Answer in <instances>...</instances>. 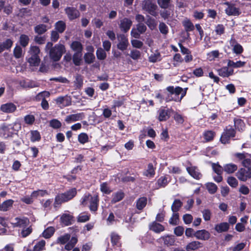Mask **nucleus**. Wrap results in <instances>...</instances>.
Masks as SVG:
<instances>
[{
    "label": "nucleus",
    "mask_w": 251,
    "mask_h": 251,
    "mask_svg": "<svg viewBox=\"0 0 251 251\" xmlns=\"http://www.w3.org/2000/svg\"><path fill=\"white\" fill-rule=\"evenodd\" d=\"M53 44L51 42H48L45 47V50L49 52L50 58L54 61L60 60L63 54L65 53L66 50L65 46L61 44L55 45L52 47Z\"/></svg>",
    "instance_id": "nucleus-1"
},
{
    "label": "nucleus",
    "mask_w": 251,
    "mask_h": 251,
    "mask_svg": "<svg viewBox=\"0 0 251 251\" xmlns=\"http://www.w3.org/2000/svg\"><path fill=\"white\" fill-rule=\"evenodd\" d=\"M76 189L73 188L64 193L57 195L53 203L54 208L56 210L62 203L72 199L76 195Z\"/></svg>",
    "instance_id": "nucleus-2"
},
{
    "label": "nucleus",
    "mask_w": 251,
    "mask_h": 251,
    "mask_svg": "<svg viewBox=\"0 0 251 251\" xmlns=\"http://www.w3.org/2000/svg\"><path fill=\"white\" fill-rule=\"evenodd\" d=\"M40 50L38 47L30 46L28 51L27 61L31 66H37L40 62Z\"/></svg>",
    "instance_id": "nucleus-3"
},
{
    "label": "nucleus",
    "mask_w": 251,
    "mask_h": 251,
    "mask_svg": "<svg viewBox=\"0 0 251 251\" xmlns=\"http://www.w3.org/2000/svg\"><path fill=\"white\" fill-rule=\"evenodd\" d=\"M167 90L170 93L172 97L171 98H165L167 102L171 100L179 101L185 95V92H184L182 88L180 87L174 88L173 86H169L167 88Z\"/></svg>",
    "instance_id": "nucleus-4"
},
{
    "label": "nucleus",
    "mask_w": 251,
    "mask_h": 251,
    "mask_svg": "<svg viewBox=\"0 0 251 251\" xmlns=\"http://www.w3.org/2000/svg\"><path fill=\"white\" fill-rule=\"evenodd\" d=\"M142 8L153 16L157 15L156 9L157 6L152 2V0H144L142 2Z\"/></svg>",
    "instance_id": "nucleus-5"
},
{
    "label": "nucleus",
    "mask_w": 251,
    "mask_h": 251,
    "mask_svg": "<svg viewBox=\"0 0 251 251\" xmlns=\"http://www.w3.org/2000/svg\"><path fill=\"white\" fill-rule=\"evenodd\" d=\"M238 178L243 181L251 178V166L240 169L236 173Z\"/></svg>",
    "instance_id": "nucleus-6"
},
{
    "label": "nucleus",
    "mask_w": 251,
    "mask_h": 251,
    "mask_svg": "<svg viewBox=\"0 0 251 251\" xmlns=\"http://www.w3.org/2000/svg\"><path fill=\"white\" fill-rule=\"evenodd\" d=\"M15 131L13 124L3 125L0 128V136L5 139L7 138L12 137Z\"/></svg>",
    "instance_id": "nucleus-7"
},
{
    "label": "nucleus",
    "mask_w": 251,
    "mask_h": 251,
    "mask_svg": "<svg viewBox=\"0 0 251 251\" xmlns=\"http://www.w3.org/2000/svg\"><path fill=\"white\" fill-rule=\"evenodd\" d=\"M29 221L27 218L16 217L10 222L13 227L25 228L28 226Z\"/></svg>",
    "instance_id": "nucleus-8"
},
{
    "label": "nucleus",
    "mask_w": 251,
    "mask_h": 251,
    "mask_svg": "<svg viewBox=\"0 0 251 251\" xmlns=\"http://www.w3.org/2000/svg\"><path fill=\"white\" fill-rule=\"evenodd\" d=\"M65 14L70 21L74 20L79 17V11L74 7H67L64 9Z\"/></svg>",
    "instance_id": "nucleus-9"
},
{
    "label": "nucleus",
    "mask_w": 251,
    "mask_h": 251,
    "mask_svg": "<svg viewBox=\"0 0 251 251\" xmlns=\"http://www.w3.org/2000/svg\"><path fill=\"white\" fill-rule=\"evenodd\" d=\"M17 109L16 105L12 102H7L2 104L0 107V110L5 113H12Z\"/></svg>",
    "instance_id": "nucleus-10"
},
{
    "label": "nucleus",
    "mask_w": 251,
    "mask_h": 251,
    "mask_svg": "<svg viewBox=\"0 0 251 251\" xmlns=\"http://www.w3.org/2000/svg\"><path fill=\"white\" fill-rule=\"evenodd\" d=\"M119 43L117 45V48L121 50H126L129 44L128 39L124 34H120L118 36Z\"/></svg>",
    "instance_id": "nucleus-11"
},
{
    "label": "nucleus",
    "mask_w": 251,
    "mask_h": 251,
    "mask_svg": "<svg viewBox=\"0 0 251 251\" xmlns=\"http://www.w3.org/2000/svg\"><path fill=\"white\" fill-rule=\"evenodd\" d=\"M229 44L232 48V50L234 53L241 54L243 51L242 46L237 43V41L232 37L229 41Z\"/></svg>",
    "instance_id": "nucleus-12"
},
{
    "label": "nucleus",
    "mask_w": 251,
    "mask_h": 251,
    "mask_svg": "<svg viewBox=\"0 0 251 251\" xmlns=\"http://www.w3.org/2000/svg\"><path fill=\"white\" fill-rule=\"evenodd\" d=\"M55 101L56 103L61 107L68 106L72 103L71 98L67 96L65 97H59L56 98Z\"/></svg>",
    "instance_id": "nucleus-13"
},
{
    "label": "nucleus",
    "mask_w": 251,
    "mask_h": 251,
    "mask_svg": "<svg viewBox=\"0 0 251 251\" xmlns=\"http://www.w3.org/2000/svg\"><path fill=\"white\" fill-rule=\"evenodd\" d=\"M194 236L197 239L205 241L210 238V233L208 231L205 229H201L196 231L194 234Z\"/></svg>",
    "instance_id": "nucleus-14"
},
{
    "label": "nucleus",
    "mask_w": 251,
    "mask_h": 251,
    "mask_svg": "<svg viewBox=\"0 0 251 251\" xmlns=\"http://www.w3.org/2000/svg\"><path fill=\"white\" fill-rule=\"evenodd\" d=\"M234 156L239 160H242V164L244 167L251 166V156H248L243 153H236Z\"/></svg>",
    "instance_id": "nucleus-15"
},
{
    "label": "nucleus",
    "mask_w": 251,
    "mask_h": 251,
    "mask_svg": "<svg viewBox=\"0 0 251 251\" xmlns=\"http://www.w3.org/2000/svg\"><path fill=\"white\" fill-rule=\"evenodd\" d=\"M159 240L163 242L164 244L168 247L175 245L176 238L175 236L172 235H167L161 237L159 239Z\"/></svg>",
    "instance_id": "nucleus-16"
},
{
    "label": "nucleus",
    "mask_w": 251,
    "mask_h": 251,
    "mask_svg": "<svg viewBox=\"0 0 251 251\" xmlns=\"http://www.w3.org/2000/svg\"><path fill=\"white\" fill-rule=\"evenodd\" d=\"M132 24V22L131 20L125 18L120 21V28L122 31L126 32L130 29Z\"/></svg>",
    "instance_id": "nucleus-17"
},
{
    "label": "nucleus",
    "mask_w": 251,
    "mask_h": 251,
    "mask_svg": "<svg viewBox=\"0 0 251 251\" xmlns=\"http://www.w3.org/2000/svg\"><path fill=\"white\" fill-rule=\"evenodd\" d=\"M218 75L223 77H228L233 74V70L227 66L218 70Z\"/></svg>",
    "instance_id": "nucleus-18"
},
{
    "label": "nucleus",
    "mask_w": 251,
    "mask_h": 251,
    "mask_svg": "<svg viewBox=\"0 0 251 251\" xmlns=\"http://www.w3.org/2000/svg\"><path fill=\"white\" fill-rule=\"evenodd\" d=\"M83 118V114L77 113L69 115L66 116L65 121L67 123H71L72 122H76L81 120Z\"/></svg>",
    "instance_id": "nucleus-19"
},
{
    "label": "nucleus",
    "mask_w": 251,
    "mask_h": 251,
    "mask_svg": "<svg viewBox=\"0 0 251 251\" xmlns=\"http://www.w3.org/2000/svg\"><path fill=\"white\" fill-rule=\"evenodd\" d=\"M188 173L193 178L196 179H199L201 178L202 175L200 173L199 169L195 166H190L187 168Z\"/></svg>",
    "instance_id": "nucleus-20"
},
{
    "label": "nucleus",
    "mask_w": 251,
    "mask_h": 251,
    "mask_svg": "<svg viewBox=\"0 0 251 251\" xmlns=\"http://www.w3.org/2000/svg\"><path fill=\"white\" fill-rule=\"evenodd\" d=\"M229 229V225L228 223L223 222L215 226L214 229L218 233L226 232Z\"/></svg>",
    "instance_id": "nucleus-21"
},
{
    "label": "nucleus",
    "mask_w": 251,
    "mask_h": 251,
    "mask_svg": "<svg viewBox=\"0 0 251 251\" xmlns=\"http://www.w3.org/2000/svg\"><path fill=\"white\" fill-rule=\"evenodd\" d=\"M99 198L97 195L92 196L90 201L89 208L92 211H96L98 209Z\"/></svg>",
    "instance_id": "nucleus-22"
},
{
    "label": "nucleus",
    "mask_w": 251,
    "mask_h": 251,
    "mask_svg": "<svg viewBox=\"0 0 251 251\" xmlns=\"http://www.w3.org/2000/svg\"><path fill=\"white\" fill-rule=\"evenodd\" d=\"M225 11L229 16H237L240 14L239 8L233 5H229L226 9Z\"/></svg>",
    "instance_id": "nucleus-23"
},
{
    "label": "nucleus",
    "mask_w": 251,
    "mask_h": 251,
    "mask_svg": "<svg viewBox=\"0 0 251 251\" xmlns=\"http://www.w3.org/2000/svg\"><path fill=\"white\" fill-rule=\"evenodd\" d=\"M158 120L160 121H166L170 118V110L169 109H160L158 111Z\"/></svg>",
    "instance_id": "nucleus-24"
},
{
    "label": "nucleus",
    "mask_w": 251,
    "mask_h": 251,
    "mask_svg": "<svg viewBox=\"0 0 251 251\" xmlns=\"http://www.w3.org/2000/svg\"><path fill=\"white\" fill-rule=\"evenodd\" d=\"M14 201L11 199L3 201L0 205V211L5 212L11 208L13 204Z\"/></svg>",
    "instance_id": "nucleus-25"
},
{
    "label": "nucleus",
    "mask_w": 251,
    "mask_h": 251,
    "mask_svg": "<svg viewBox=\"0 0 251 251\" xmlns=\"http://www.w3.org/2000/svg\"><path fill=\"white\" fill-rule=\"evenodd\" d=\"M234 126L239 131H243L245 129V124L244 121L239 118L234 119Z\"/></svg>",
    "instance_id": "nucleus-26"
},
{
    "label": "nucleus",
    "mask_w": 251,
    "mask_h": 251,
    "mask_svg": "<svg viewBox=\"0 0 251 251\" xmlns=\"http://www.w3.org/2000/svg\"><path fill=\"white\" fill-rule=\"evenodd\" d=\"M150 228L151 230L156 233H160L165 230V228L163 226L155 222H152L150 225Z\"/></svg>",
    "instance_id": "nucleus-27"
},
{
    "label": "nucleus",
    "mask_w": 251,
    "mask_h": 251,
    "mask_svg": "<svg viewBox=\"0 0 251 251\" xmlns=\"http://www.w3.org/2000/svg\"><path fill=\"white\" fill-rule=\"evenodd\" d=\"M201 244L199 241H192L188 243L186 246L187 251H192L196 250L201 247Z\"/></svg>",
    "instance_id": "nucleus-28"
},
{
    "label": "nucleus",
    "mask_w": 251,
    "mask_h": 251,
    "mask_svg": "<svg viewBox=\"0 0 251 251\" xmlns=\"http://www.w3.org/2000/svg\"><path fill=\"white\" fill-rule=\"evenodd\" d=\"M155 175V170L151 163H150L148 166L147 169L144 172L143 175L148 177H152Z\"/></svg>",
    "instance_id": "nucleus-29"
},
{
    "label": "nucleus",
    "mask_w": 251,
    "mask_h": 251,
    "mask_svg": "<svg viewBox=\"0 0 251 251\" xmlns=\"http://www.w3.org/2000/svg\"><path fill=\"white\" fill-rule=\"evenodd\" d=\"M237 168V166L232 163L227 164L224 166V170L227 174L234 173Z\"/></svg>",
    "instance_id": "nucleus-30"
},
{
    "label": "nucleus",
    "mask_w": 251,
    "mask_h": 251,
    "mask_svg": "<svg viewBox=\"0 0 251 251\" xmlns=\"http://www.w3.org/2000/svg\"><path fill=\"white\" fill-rule=\"evenodd\" d=\"M71 48L75 52H82L83 47L80 42L78 41H74L71 45Z\"/></svg>",
    "instance_id": "nucleus-31"
},
{
    "label": "nucleus",
    "mask_w": 251,
    "mask_h": 251,
    "mask_svg": "<svg viewBox=\"0 0 251 251\" xmlns=\"http://www.w3.org/2000/svg\"><path fill=\"white\" fill-rule=\"evenodd\" d=\"M246 64L245 62L238 61L236 62H234L233 61L231 60H228L227 62V66L230 68H240L245 66Z\"/></svg>",
    "instance_id": "nucleus-32"
},
{
    "label": "nucleus",
    "mask_w": 251,
    "mask_h": 251,
    "mask_svg": "<svg viewBox=\"0 0 251 251\" xmlns=\"http://www.w3.org/2000/svg\"><path fill=\"white\" fill-rule=\"evenodd\" d=\"M168 177L166 176H161L157 181V189L161 187H165L169 182V180L168 179Z\"/></svg>",
    "instance_id": "nucleus-33"
},
{
    "label": "nucleus",
    "mask_w": 251,
    "mask_h": 251,
    "mask_svg": "<svg viewBox=\"0 0 251 251\" xmlns=\"http://www.w3.org/2000/svg\"><path fill=\"white\" fill-rule=\"evenodd\" d=\"M183 25L184 26L185 30L187 32L193 31L194 29V25L193 23L188 19H185L182 22Z\"/></svg>",
    "instance_id": "nucleus-34"
},
{
    "label": "nucleus",
    "mask_w": 251,
    "mask_h": 251,
    "mask_svg": "<svg viewBox=\"0 0 251 251\" xmlns=\"http://www.w3.org/2000/svg\"><path fill=\"white\" fill-rule=\"evenodd\" d=\"M46 242L42 240L37 242L34 245L33 251H43L45 250Z\"/></svg>",
    "instance_id": "nucleus-35"
},
{
    "label": "nucleus",
    "mask_w": 251,
    "mask_h": 251,
    "mask_svg": "<svg viewBox=\"0 0 251 251\" xmlns=\"http://www.w3.org/2000/svg\"><path fill=\"white\" fill-rule=\"evenodd\" d=\"M82 52H75L73 56V61L75 66H79L82 61Z\"/></svg>",
    "instance_id": "nucleus-36"
},
{
    "label": "nucleus",
    "mask_w": 251,
    "mask_h": 251,
    "mask_svg": "<svg viewBox=\"0 0 251 251\" xmlns=\"http://www.w3.org/2000/svg\"><path fill=\"white\" fill-rule=\"evenodd\" d=\"M147 199L146 197L139 198L136 202V207L139 210L143 209L147 204Z\"/></svg>",
    "instance_id": "nucleus-37"
},
{
    "label": "nucleus",
    "mask_w": 251,
    "mask_h": 251,
    "mask_svg": "<svg viewBox=\"0 0 251 251\" xmlns=\"http://www.w3.org/2000/svg\"><path fill=\"white\" fill-rule=\"evenodd\" d=\"M124 197V193L121 191H118L112 195V202L116 203L122 200Z\"/></svg>",
    "instance_id": "nucleus-38"
},
{
    "label": "nucleus",
    "mask_w": 251,
    "mask_h": 251,
    "mask_svg": "<svg viewBox=\"0 0 251 251\" xmlns=\"http://www.w3.org/2000/svg\"><path fill=\"white\" fill-rule=\"evenodd\" d=\"M182 205V202L179 200H175L172 205L171 209L173 212L177 213Z\"/></svg>",
    "instance_id": "nucleus-39"
},
{
    "label": "nucleus",
    "mask_w": 251,
    "mask_h": 251,
    "mask_svg": "<svg viewBox=\"0 0 251 251\" xmlns=\"http://www.w3.org/2000/svg\"><path fill=\"white\" fill-rule=\"evenodd\" d=\"M55 29L59 33H62L65 30L66 24L62 21H59L55 25Z\"/></svg>",
    "instance_id": "nucleus-40"
},
{
    "label": "nucleus",
    "mask_w": 251,
    "mask_h": 251,
    "mask_svg": "<svg viewBox=\"0 0 251 251\" xmlns=\"http://www.w3.org/2000/svg\"><path fill=\"white\" fill-rule=\"evenodd\" d=\"M55 229L52 226L48 227L43 232V236L45 238H50L54 233Z\"/></svg>",
    "instance_id": "nucleus-41"
},
{
    "label": "nucleus",
    "mask_w": 251,
    "mask_h": 251,
    "mask_svg": "<svg viewBox=\"0 0 251 251\" xmlns=\"http://www.w3.org/2000/svg\"><path fill=\"white\" fill-rule=\"evenodd\" d=\"M70 238V235L69 234H65L58 237L56 240V243L59 244H65L66 243Z\"/></svg>",
    "instance_id": "nucleus-42"
},
{
    "label": "nucleus",
    "mask_w": 251,
    "mask_h": 251,
    "mask_svg": "<svg viewBox=\"0 0 251 251\" xmlns=\"http://www.w3.org/2000/svg\"><path fill=\"white\" fill-rule=\"evenodd\" d=\"M72 216L68 214H64L61 217V220L62 223L66 226H68L71 224Z\"/></svg>",
    "instance_id": "nucleus-43"
},
{
    "label": "nucleus",
    "mask_w": 251,
    "mask_h": 251,
    "mask_svg": "<svg viewBox=\"0 0 251 251\" xmlns=\"http://www.w3.org/2000/svg\"><path fill=\"white\" fill-rule=\"evenodd\" d=\"M29 41V37L25 34H22L19 38V42L20 45L23 47H25L28 44Z\"/></svg>",
    "instance_id": "nucleus-44"
},
{
    "label": "nucleus",
    "mask_w": 251,
    "mask_h": 251,
    "mask_svg": "<svg viewBox=\"0 0 251 251\" xmlns=\"http://www.w3.org/2000/svg\"><path fill=\"white\" fill-rule=\"evenodd\" d=\"M206 187L208 192L211 194H215L218 189L217 185L212 182H208L206 184Z\"/></svg>",
    "instance_id": "nucleus-45"
},
{
    "label": "nucleus",
    "mask_w": 251,
    "mask_h": 251,
    "mask_svg": "<svg viewBox=\"0 0 251 251\" xmlns=\"http://www.w3.org/2000/svg\"><path fill=\"white\" fill-rule=\"evenodd\" d=\"M77 242V239L75 237H73L69 242L65 245V249L67 251L71 250Z\"/></svg>",
    "instance_id": "nucleus-46"
},
{
    "label": "nucleus",
    "mask_w": 251,
    "mask_h": 251,
    "mask_svg": "<svg viewBox=\"0 0 251 251\" xmlns=\"http://www.w3.org/2000/svg\"><path fill=\"white\" fill-rule=\"evenodd\" d=\"M47 30V26L44 24L39 25L34 27L35 32L38 34L44 33Z\"/></svg>",
    "instance_id": "nucleus-47"
},
{
    "label": "nucleus",
    "mask_w": 251,
    "mask_h": 251,
    "mask_svg": "<svg viewBox=\"0 0 251 251\" xmlns=\"http://www.w3.org/2000/svg\"><path fill=\"white\" fill-rule=\"evenodd\" d=\"M83 83V77L80 75H77L74 81L75 86L76 88L79 89L82 87Z\"/></svg>",
    "instance_id": "nucleus-48"
},
{
    "label": "nucleus",
    "mask_w": 251,
    "mask_h": 251,
    "mask_svg": "<svg viewBox=\"0 0 251 251\" xmlns=\"http://www.w3.org/2000/svg\"><path fill=\"white\" fill-rule=\"evenodd\" d=\"M179 215L178 213L173 212V215L169 220L170 224L175 226L178 224Z\"/></svg>",
    "instance_id": "nucleus-49"
},
{
    "label": "nucleus",
    "mask_w": 251,
    "mask_h": 251,
    "mask_svg": "<svg viewBox=\"0 0 251 251\" xmlns=\"http://www.w3.org/2000/svg\"><path fill=\"white\" fill-rule=\"evenodd\" d=\"M14 55L16 58H21L23 56V50L19 45H16L13 51Z\"/></svg>",
    "instance_id": "nucleus-50"
},
{
    "label": "nucleus",
    "mask_w": 251,
    "mask_h": 251,
    "mask_svg": "<svg viewBox=\"0 0 251 251\" xmlns=\"http://www.w3.org/2000/svg\"><path fill=\"white\" fill-rule=\"evenodd\" d=\"M49 124L50 126L54 129H58L62 126L61 123L56 119L50 120Z\"/></svg>",
    "instance_id": "nucleus-51"
},
{
    "label": "nucleus",
    "mask_w": 251,
    "mask_h": 251,
    "mask_svg": "<svg viewBox=\"0 0 251 251\" xmlns=\"http://www.w3.org/2000/svg\"><path fill=\"white\" fill-rule=\"evenodd\" d=\"M41 139V136L39 132L37 130L31 131V138L30 140L32 142L39 141Z\"/></svg>",
    "instance_id": "nucleus-52"
},
{
    "label": "nucleus",
    "mask_w": 251,
    "mask_h": 251,
    "mask_svg": "<svg viewBox=\"0 0 251 251\" xmlns=\"http://www.w3.org/2000/svg\"><path fill=\"white\" fill-rule=\"evenodd\" d=\"M96 55L97 58L100 60H104L106 57V54L105 51L101 48L98 49Z\"/></svg>",
    "instance_id": "nucleus-53"
},
{
    "label": "nucleus",
    "mask_w": 251,
    "mask_h": 251,
    "mask_svg": "<svg viewBox=\"0 0 251 251\" xmlns=\"http://www.w3.org/2000/svg\"><path fill=\"white\" fill-rule=\"evenodd\" d=\"M171 0H157L159 6L163 9H167L169 7Z\"/></svg>",
    "instance_id": "nucleus-54"
},
{
    "label": "nucleus",
    "mask_w": 251,
    "mask_h": 251,
    "mask_svg": "<svg viewBox=\"0 0 251 251\" xmlns=\"http://www.w3.org/2000/svg\"><path fill=\"white\" fill-rule=\"evenodd\" d=\"M212 167L213 171L217 175H222L224 170V167L223 168L218 164L212 163Z\"/></svg>",
    "instance_id": "nucleus-55"
},
{
    "label": "nucleus",
    "mask_w": 251,
    "mask_h": 251,
    "mask_svg": "<svg viewBox=\"0 0 251 251\" xmlns=\"http://www.w3.org/2000/svg\"><path fill=\"white\" fill-rule=\"evenodd\" d=\"M84 58L86 63L91 64L94 61L95 56L93 53L88 52L84 55Z\"/></svg>",
    "instance_id": "nucleus-56"
},
{
    "label": "nucleus",
    "mask_w": 251,
    "mask_h": 251,
    "mask_svg": "<svg viewBox=\"0 0 251 251\" xmlns=\"http://www.w3.org/2000/svg\"><path fill=\"white\" fill-rule=\"evenodd\" d=\"M78 140L81 144H84L88 142V136L87 134L81 133L78 136Z\"/></svg>",
    "instance_id": "nucleus-57"
},
{
    "label": "nucleus",
    "mask_w": 251,
    "mask_h": 251,
    "mask_svg": "<svg viewBox=\"0 0 251 251\" xmlns=\"http://www.w3.org/2000/svg\"><path fill=\"white\" fill-rule=\"evenodd\" d=\"M159 29L160 32L164 35H166L169 31V29L167 25L164 23H160L159 25Z\"/></svg>",
    "instance_id": "nucleus-58"
},
{
    "label": "nucleus",
    "mask_w": 251,
    "mask_h": 251,
    "mask_svg": "<svg viewBox=\"0 0 251 251\" xmlns=\"http://www.w3.org/2000/svg\"><path fill=\"white\" fill-rule=\"evenodd\" d=\"M129 55L133 60H138L140 58L141 52L138 50H133L130 51Z\"/></svg>",
    "instance_id": "nucleus-59"
},
{
    "label": "nucleus",
    "mask_w": 251,
    "mask_h": 251,
    "mask_svg": "<svg viewBox=\"0 0 251 251\" xmlns=\"http://www.w3.org/2000/svg\"><path fill=\"white\" fill-rule=\"evenodd\" d=\"M91 197L92 196L89 193L85 194L80 200L81 204L83 205H86L88 201L90 202Z\"/></svg>",
    "instance_id": "nucleus-60"
},
{
    "label": "nucleus",
    "mask_w": 251,
    "mask_h": 251,
    "mask_svg": "<svg viewBox=\"0 0 251 251\" xmlns=\"http://www.w3.org/2000/svg\"><path fill=\"white\" fill-rule=\"evenodd\" d=\"M204 137L206 141H210L213 140L214 137V132L212 131H207L204 133Z\"/></svg>",
    "instance_id": "nucleus-61"
},
{
    "label": "nucleus",
    "mask_w": 251,
    "mask_h": 251,
    "mask_svg": "<svg viewBox=\"0 0 251 251\" xmlns=\"http://www.w3.org/2000/svg\"><path fill=\"white\" fill-rule=\"evenodd\" d=\"M227 182L232 187H236L238 185V181L236 178L233 176L228 177Z\"/></svg>",
    "instance_id": "nucleus-62"
},
{
    "label": "nucleus",
    "mask_w": 251,
    "mask_h": 251,
    "mask_svg": "<svg viewBox=\"0 0 251 251\" xmlns=\"http://www.w3.org/2000/svg\"><path fill=\"white\" fill-rule=\"evenodd\" d=\"M146 23L149 28L152 30L153 29L156 25L155 20L151 17L148 19Z\"/></svg>",
    "instance_id": "nucleus-63"
},
{
    "label": "nucleus",
    "mask_w": 251,
    "mask_h": 251,
    "mask_svg": "<svg viewBox=\"0 0 251 251\" xmlns=\"http://www.w3.org/2000/svg\"><path fill=\"white\" fill-rule=\"evenodd\" d=\"M131 43L133 47L137 49H141L143 46V43L137 39L132 40Z\"/></svg>",
    "instance_id": "nucleus-64"
}]
</instances>
